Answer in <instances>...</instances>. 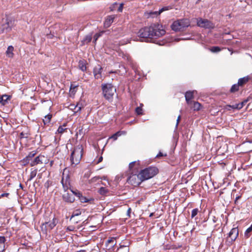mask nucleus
<instances>
[{
	"label": "nucleus",
	"mask_w": 252,
	"mask_h": 252,
	"mask_svg": "<svg viewBox=\"0 0 252 252\" xmlns=\"http://www.w3.org/2000/svg\"><path fill=\"white\" fill-rule=\"evenodd\" d=\"M165 33V31L162 25L158 23L153 24L149 27H146L140 29L138 35L146 41L155 42V39L159 38Z\"/></svg>",
	"instance_id": "nucleus-1"
},
{
	"label": "nucleus",
	"mask_w": 252,
	"mask_h": 252,
	"mask_svg": "<svg viewBox=\"0 0 252 252\" xmlns=\"http://www.w3.org/2000/svg\"><path fill=\"white\" fill-rule=\"evenodd\" d=\"M83 155V147L81 145H78L76 146L70 156V161L71 165H76L79 163Z\"/></svg>",
	"instance_id": "nucleus-2"
},
{
	"label": "nucleus",
	"mask_w": 252,
	"mask_h": 252,
	"mask_svg": "<svg viewBox=\"0 0 252 252\" xmlns=\"http://www.w3.org/2000/svg\"><path fill=\"white\" fill-rule=\"evenodd\" d=\"M158 172V169L154 166H151L142 170L140 172L141 181L148 180L154 177Z\"/></svg>",
	"instance_id": "nucleus-3"
},
{
	"label": "nucleus",
	"mask_w": 252,
	"mask_h": 252,
	"mask_svg": "<svg viewBox=\"0 0 252 252\" xmlns=\"http://www.w3.org/2000/svg\"><path fill=\"white\" fill-rule=\"evenodd\" d=\"M101 86L104 97L109 100H111L116 92V88L111 84H104Z\"/></svg>",
	"instance_id": "nucleus-4"
},
{
	"label": "nucleus",
	"mask_w": 252,
	"mask_h": 252,
	"mask_svg": "<svg viewBox=\"0 0 252 252\" xmlns=\"http://www.w3.org/2000/svg\"><path fill=\"white\" fill-rule=\"evenodd\" d=\"M189 25V20L187 19H184L174 22L171 25V28L174 31H183Z\"/></svg>",
	"instance_id": "nucleus-5"
},
{
	"label": "nucleus",
	"mask_w": 252,
	"mask_h": 252,
	"mask_svg": "<svg viewBox=\"0 0 252 252\" xmlns=\"http://www.w3.org/2000/svg\"><path fill=\"white\" fill-rule=\"evenodd\" d=\"M139 176L140 173L138 175L131 174L127 178V182L128 184L133 186H138L142 182L141 181V179Z\"/></svg>",
	"instance_id": "nucleus-6"
},
{
	"label": "nucleus",
	"mask_w": 252,
	"mask_h": 252,
	"mask_svg": "<svg viewBox=\"0 0 252 252\" xmlns=\"http://www.w3.org/2000/svg\"><path fill=\"white\" fill-rule=\"evenodd\" d=\"M197 25L198 26L204 28H212V24L207 19L200 18L197 20Z\"/></svg>",
	"instance_id": "nucleus-7"
},
{
	"label": "nucleus",
	"mask_w": 252,
	"mask_h": 252,
	"mask_svg": "<svg viewBox=\"0 0 252 252\" xmlns=\"http://www.w3.org/2000/svg\"><path fill=\"white\" fill-rule=\"evenodd\" d=\"M102 68L100 65L97 64L94 68V75L95 79H98L101 78V72Z\"/></svg>",
	"instance_id": "nucleus-8"
},
{
	"label": "nucleus",
	"mask_w": 252,
	"mask_h": 252,
	"mask_svg": "<svg viewBox=\"0 0 252 252\" xmlns=\"http://www.w3.org/2000/svg\"><path fill=\"white\" fill-rule=\"evenodd\" d=\"M239 234V231L237 227L233 228L229 233V237L232 241H235Z\"/></svg>",
	"instance_id": "nucleus-9"
},
{
	"label": "nucleus",
	"mask_w": 252,
	"mask_h": 252,
	"mask_svg": "<svg viewBox=\"0 0 252 252\" xmlns=\"http://www.w3.org/2000/svg\"><path fill=\"white\" fill-rule=\"evenodd\" d=\"M45 159V157L42 155H39L36 157L34 159L31 161L30 163V165L32 166H35L38 164H40L43 163V160Z\"/></svg>",
	"instance_id": "nucleus-10"
},
{
	"label": "nucleus",
	"mask_w": 252,
	"mask_h": 252,
	"mask_svg": "<svg viewBox=\"0 0 252 252\" xmlns=\"http://www.w3.org/2000/svg\"><path fill=\"white\" fill-rule=\"evenodd\" d=\"M62 184L64 191H67L69 189V181L68 180V176L66 175L65 179L64 173H63V177L62 180Z\"/></svg>",
	"instance_id": "nucleus-11"
},
{
	"label": "nucleus",
	"mask_w": 252,
	"mask_h": 252,
	"mask_svg": "<svg viewBox=\"0 0 252 252\" xmlns=\"http://www.w3.org/2000/svg\"><path fill=\"white\" fill-rule=\"evenodd\" d=\"M115 16L114 15L108 16L104 22V26L105 28H109L113 22Z\"/></svg>",
	"instance_id": "nucleus-12"
},
{
	"label": "nucleus",
	"mask_w": 252,
	"mask_h": 252,
	"mask_svg": "<svg viewBox=\"0 0 252 252\" xmlns=\"http://www.w3.org/2000/svg\"><path fill=\"white\" fill-rule=\"evenodd\" d=\"M63 200L67 202H73L75 200L74 196L68 193H65L63 195Z\"/></svg>",
	"instance_id": "nucleus-13"
},
{
	"label": "nucleus",
	"mask_w": 252,
	"mask_h": 252,
	"mask_svg": "<svg viewBox=\"0 0 252 252\" xmlns=\"http://www.w3.org/2000/svg\"><path fill=\"white\" fill-rule=\"evenodd\" d=\"M78 197L80 199V201L82 203L90 202L94 201V199L92 198H87L86 197L83 196L81 193H78Z\"/></svg>",
	"instance_id": "nucleus-14"
},
{
	"label": "nucleus",
	"mask_w": 252,
	"mask_h": 252,
	"mask_svg": "<svg viewBox=\"0 0 252 252\" xmlns=\"http://www.w3.org/2000/svg\"><path fill=\"white\" fill-rule=\"evenodd\" d=\"M193 97V92L189 91L187 92L185 94L186 100L189 105H191L192 102L191 99Z\"/></svg>",
	"instance_id": "nucleus-15"
},
{
	"label": "nucleus",
	"mask_w": 252,
	"mask_h": 252,
	"mask_svg": "<svg viewBox=\"0 0 252 252\" xmlns=\"http://www.w3.org/2000/svg\"><path fill=\"white\" fill-rule=\"evenodd\" d=\"M116 244L115 238L114 237L108 239L106 242V247H109V249L113 248Z\"/></svg>",
	"instance_id": "nucleus-16"
},
{
	"label": "nucleus",
	"mask_w": 252,
	"mask_h": 252,
	"mask_svg": "<svg viewBox=\"0 0 252 252\" xmlns=\"http://www.w3.org/2000/svg\"><path fill=\"white\" fill-rule=\"evenodd\" d=\"M11 28L9 26V23L7 22V19L5 20V23L3 24L2 26L1 31L2 32H7L10 31Z\"/></svg>",
	"instance_id": "nucleus-17"
},
{
	"label": "nucleus",
	"mask_w": 252,
	"mask_h": 252,
	"mask_svg": "<svg viewBox=\"0 0 252 252\" xmlns=\"http://www.w3.org/2000/svg\"><path fill=\"white\" fill-rule=\"evenodd\" d=\"M36 152L34 151L31 152L24 159L25 162L28 163L32 158L36 155Z\"/></svg>",
	"instance_id": "nucleus-18"
},
{
	"label": "nucleus",
	"mask_w": 252,
	"mask_h": 252,
	"mask_svg": "<svg viewBox=\"0 0 252 252\" xmlns=\"http://www.w3.org/2000/svg\"><path fill=\"white\" fill-rule=\"evenodd\" d=\"M45 224L46 227L51 230L56 225V219L53 218L52 221L46 222Z\"/></svg>",
	"instance_id": "nucleus-19"
},
{
	"label": "nucleus",
	"mask_w": 252,
	"mask_h": 252,
	"mask_svg": "<svg viewBox=\"0 0 252 252\" xmlns=\"http://www.w3.org/2000/svg\"><path fill=\"white\" fill-rule=\"evenodd\" d=\"M250 80L249 76H246L241 78H240L238 81V84L240 86H243L244 84L247 83Z\"/></svg>",
	"instance_id": "nucleus-20"
},
{
	"label": "nucleus",
	"mask_w": 252,
	"mask_h": 252,
	"mask_svg": "<svg viewBox=\"0 0 252 252\" xmlns=\"http://www.w3.org/2000/svg\"><path fill=\"white\" fill-rule=\"evenodd\" d=\"M5 238L4 236H0V252H3L5 250Z\"/></svg>",
	"instance_id": "nucleus-21"
},
{
	"label": "nucleus",
	"mask_w": 252,
	"mask_h": 252,
	"mask_svg": "<svg viewBox=\"0 0 252 252\" xmlns=\"http://www.w3.org/2000/svg\"><path fill=\"white\" fill-rule=\"evenodd\" d=\"M14 48L12 46H9L6 51V56L9 58H12L13 56Z\"/></svg>",
	"instance_id": "nucleus-22"
},
{
	"label": "nucleus",
	"mask_w": 252,
	"mask_h": 252,
	"mask_svg": "<svg viewBox=\"0 0 252 252\" xmlns=\"http://www.w3.org/2000/svg\"><path fill=\"white\" fill-rule=\"evenodd\" d=\"M92 39V36L91 34L87 35L81 41V45L87 44L90 42Z\"/></svg>",
	"instance_id": "nucleus-23"
},
{
	"label": "nucleus",
	"mask_w": 252,
	"mask_h": 252,
	"mask_svg": "<svg viewBox=\"0 0 252 252\" xmlns=\"http://www.w3.org/2000/svg\"><path fill=\"white\" fill-rule=\"evenodd\" d=\"M230 108L233 109H240L242 108V104L237 103L235 104L234 105H226V108L228 110H230Z\"/></svg>",
	"instance_id": "nucleus-24"
},
{
	"label": "nucleus",
	"mask_w": 252,
	"mask_h": 252,
	"mask_svg": "<svg viewBox=\"0 0 252 252\" xmlns=\"http://www.w3.org/2000/svg\"><path fill=\"white\" fill-rule=\"evenodd\" d=\"M126 132L124 131H119L114 134L111 137V138L114 139V140H116L117 139L119 136H120L122 134H125Z\"/></svg>",
	"instance_id": "nucleus-25"
},
{
	"label": "nucleus",
	"mask_w": 252,
	"mask_h": 252,
	"mask_svg": "<svg viewBox=\"0 0 252 252\" xmlns=\"http://www.w3.org/2000/svg\"><path fill=\"white\" fill-rule=\"evenodd\" d=\"M52 115L51 114H48L44 117V119H43V122L44 125L49 124L51 120Z\"/></svg>",
	"instance_id": "nucleus-26"
},
{
	"label": "nucleus",
	"mask_w": 252,
	"mask_h": 252,
	"mask_svg": "<svg viewBox=\"0 0 252 252\" xmlns=\"http://www.w3.org/2000/svg\"><path fill=\"white\" fill-rule=\"evenodd\" d=\"M69 108L71 110H74L75 113H77L81 110V106H76L74 104H70Z\"/></svg>",
	"instance_id": "nucleus-27"
},
{
	"label": "nucleus",
	"mask_w": 252,
	"mask_h": 252,
	"mask_svg": "<svg viewBox=\"0 0 252 252\" xmlns=\"http://www.w3.org/2000/svg\"><path fill=\"white\" fill-rule=\"evenodd\" d=\"M200 106L201 105L199 102H193L192 108L193 109L194 111H198L200 110Z\"/></svg>",
	"instance_id": "nucleus-28"
},
{
	"label": "nucleus",
	"mask_w": 252,
	"mask_h": 252,
	"mask_svg": "<svg viewBox=\"0 0 252 252\" xmlns=\"http://www.w3.org/2000/svg\"><path fill=\"white\" fill-rule=\"evenodd\" d=\"M168 9H169L168 6L164 7H163V8H161L160 9H159L158 10V11H155L154 12L151 13L150 14H155L156 15H158L160 14L161 12H162L163 11L167 10Z\"/></svg>",
	"instance_id": "nucleus-29"
},
{
	"label": "nucleus",
	"mask_w": 252,
	"mask_h": 252,
	"mask_svg": "<svg viewBox=\"0 0 252 252\" xmlns=\"http://www.w3.org/2000/svg\"><path fill=\"white\" fill-rule=\"evenodd\" d=\"M79 67L83 71H85L86 70V66L83 61H80L79 62Z\"/></svg>",
	"instance_id": "nucleus-30"
},
{
	"label": "nucleus",
	"mask_w": 252,
	"mask_h": 252,
	"mask_svg": "<svg viewBox=\"0 0 252 252\" xmlns=\"http://www.w3.org/2000/svg\"><path fill=\"white\" fill-rule=\"evenodd\" d=\"M252 231V225L246 229L245 232V237L246 238H249L250 236V233Z\"/></svg>",
	"instance_id": "nucleus-31"
},
{
	"label": "nucleus",
	"mask_w": 252,
	"mask_h": 252,
	"mask_svg": "<svg viewBox=\"0 0 252 252\" xmlns=\"http://www.w3.org/2000/svg\"><path fill=\"white\" fill-rule=\"evenodd\" d=\"M239 86H240L238 84L233 85L230 89V92L231 93H234L238 91Z\"/></svg>",
	"instance_id": "nucleus-32"
},
{
	"label": "nucleus",
	"mask_w": 252,
	"mask_h": 252,
	"mask_svg": "<svg viewBox=\"0 0 252 252\" xmlns=\"http://www.w3.org/2000/svg\"><path fill=\"white\" fill-rule=\"evenodd\" d=\"M81 211L79 209L74 211L73 212L72 215L70 220H71L73 218H74L76 216H78L81 215Z\"/></svg>",
	"instance_id": "nucleus-33"
},
{
	"label": "nucleus",
	"mask_w": 252,
	"mask_h": 252,
	"mask_svg": "<svg viewBox=\"0 0 252 252\" xmlns=\"http://www.w3.org/2000/svg\"><path fill=\"white\" fill-rule=\"evenodd\" d=\"M77 86H74L73 85H71L70 88V93L71 94H75L77 90Z\"/></svg>",
	"instance_id": "nucleus-34"
},
{
	"label": "nucleus",
	"mask_w": 252,
	"mask_h": 252,
	"mask_svg": "<svg viewBox=\"0 0 252 252\" xmlns=\"http://www.w3.org/2000/svg\"><path fill=\"white\" fill-rule=\"evenodd\" d=\"M9 96L7 95H3L1 97V102L3 105L5 104V102L9 99Z\"/></svg>",
	"instance_id": "nucleus-35"
},
{
	"label": "nucleus",
	"mask_w": 252,
	"mask_h": 252,
	"mask_svg": "<svg viewBox=\"0 0 252 252\" xmlns=\"http://www.w3.org/2000/svg\"><path fill=\"white\" fill-rule=\"evenodd\" d=\"M37 174V171L36 170H34L32 171L30 175L29 180H32L33 178H34Z\"/></svg>",
	"instance_id": "nucleus-36"
},
{
	"label": "nucleus",
	"mask_w": 252,
	"mask_h": 252,
	"mask_svg": "<svg viewBox=\"0 0 252 252\" xmlns=\"http://www.w3.org/2000/svg\"><path fill=\"white\" fill-rule=\"evenodd\" d=\"M220 50V48L218 46H214L210 49V51L213 53L219 52Z\"/></svg>",
	"instance_id": "nucleus-37"
},
{
	"label": "nucleus",
	"mask_w": 252,
	"mask_h": 252,
	"mask_svg": "<svg viewBox=\"0 0 252 252\" xmlns=\"http://www.w3.org/2000/svg\"><path fill=\"white\" fill-rule=\"evenodd\" d=\"M108 192V190L104 187H101L99 189V192L100 194H105Z\"/></svg>",
	"instance_id": "nucleus-38"
},
{
	"label": "nucleus",
	"mask_w": 252,
	"mask_h": 252,
	"mask_svg": "<svg viewBox=\"0 0 252 252\" xmlns=\"http://www.w3.org/2000/svg\"><path fill=\"white\" fill-rule=\"evenodd\" d=\"M198 209L197 208L194 209L191 211V217L194 218L198 213Z\"/></svg>",
	"instance_id": "nucleus-39"
},
{
	"label": "nucleus",
	"mask_w": 252,
	"mask_h": 252,
	"mask_svg": "<svg viewBox=\"0 0 252 252\" xmlns=\"http://www.w3.org/2000/svg\"><path fill=\"white\" fill-rule=\"evenodd\" d=\"M64 126H59V127L58 128V130H57L58 133H63V132H64L65 131V130L66 129V128H64Z\"/></svg>",
	"instance_id": "nucleus-40"
},
{
	"label": "nucleus",
	"mask_w": 252,
	"mask_h": 252,
	"mask_svg": "<svg viewBox=\"0 0 252 252\" xmlns=\"http://www.w3.org/2000/svg\"><path fill=\"white\" fill-rule=\"evenodd\" d=\"M29 134L27 132H22L20 134V138H28Z\"/></svg>",
	"instance_id": "nucleus-41"
},
{
	"label": "nucleus",
	"mask_w": 252,
	"mask_h": 252,
	"mask_svg": "<svg viewBox=\"0 0 252 252\" xmlns=\"http://www.w3.org/2000/svg\"><path fill=\"white\" fill-rule=\"evenodd\" d=\"M135 112L138 115H141L142 114V109L140 107H137L135 109Z\"/></svg>",
	"instance_id": "nucleus-42"
},
{
	"label": "nucleus",
	"mask_w": 252,
	"mask_h": 252,
	"mask_svg": "<svg viewBox=\"0 0 252 252\" xmlns=\"http://www.w3.org/2000/svg\"><path fill=\"white\" fill-rule=\"evenodd\" d=\"M100 36V34L99 33H95L94 35V41L93 42L94 43H95L98 37Z\"/></svg>",
	"instance_id": "nucleus-43"
},
{
	"label": "nucleus",
	"mask_w": 252,
	"mask_h": 252,
	"mask_svg": "<svg viewBox=\"0 0 252 252\" xmlns=\"http://www.w3.org/2000/svg\"><path fill=\"white\" fill-rule=\"evenodd\" d=\"M123 3H121L118 8V11L119 12H122L123 10Z\"/></svg>",
	"instance_id": "nucleus-44"
},
{
	"label": "nucleus",
	"mask_w": 252,
	"mask_h": 252,
	"mask_svg": "<svg viewBox=\"0 0 252 252\" xmlns=\"http://www.w3.org/2000/svg\"><path fill=\"white\" fill-rule=\"evenodd\" d=\"M135 163V161L129 163V168L130 169H132V168H133V167Z\"/></svg>",
	"instance_id": "nucleus-45"
},
{
	"label": "nucleus",
	"mask_w": 252,
	"mask_h": 252,
	"mask_svg": "<svg viewBox=\"0 0 252 252\" xmlns=\"http://www.w3.org/2000/svg\"><path fill=\"white\" fill-rule=\"evenodd\" d=\"M67 229L69 231H72L74 229V227L73 226H69L67 227Z\"/></svg>",
	"instance_id": "nucleus-46"
},
{
	"label": "nucleus",
	"mask_w": 252,
	"mask_h": 252,
	"mask_svg": "<svg viewBox=\"0 0 252 252\" xmlns=\"http://www.w3.org/2000/svg\"><path fill=\"white\" fill-rule=\"evenodd\" d=\"M163 156H166V154H165V155H163L161 152H159L157 155V158H159L160 157H163Z\"/></svg>",
	"instance_id": "nucleus-47"
},
{
	"label": "nucleus",
	"mask_w": 252,
	"mask_h": 252,
	"mask_svg": "<svg viewBox=\"0 0 252 252\" xmlns=\"http://www.w3.org/2000/svg\"><path fill=\"white\" fill-rule=\"evenodd\" d=\"M180 119H181V116L179 115L178 117V118L177 119V123H176V127H177L178 126V124L179 123V122L180 121Z\"/></svg>",
	"instance_id": "nucleus-48"
},
{
	"label": "nucleus",
	"mask_w": 252,
	"mask_h": 252,
	"mask_svg": "<svg viewBox=\"0 0 252 252\" xmlns=\"http://www.w3.org/2000/svg\"><path fill=\"white\" fill-rule=\"evenodd\" d=\"M71 191H72L73 194H74V195H75L77 197H78V193H80L79 191H78L77 190H76V191H73L72 190H71Z\"/></svg>",
	"instance_id": "nucleus-49"
},
{
	"label": "nucleus",
	"mask_w": 252,
	"mask_h": 252,
	"mask_svg": "<svg viewBox=\"0 0 252 252\" xmlns=\"http://www.w3.org/2000/svg\"><path fill=\"white\" fill-rule=\"evenodd\" d=\"M247 100H245L240 103H239V104H242V108L244 106V105H245V104L247 102Z\"/></svg>",
	"instance_id": "nucleus-50"
},
{
	"label": "nucleus",
	"mask_w": 252,
	"mask_h": 252,
	"mask_svg": "<svg viewBox=\"0 0 252 252\" xmlns=\"http://www.w3.org/2000/svg\"><path fill=\"white\" fill-rule=\"evenodd\" d=\"M9 195V193H4L1 194V197H7Z\"/></svg>",
	"instance_id": "nucleus-51"
},
{
	"label": "nucleus",
	"mask_w": 252,
	"mask_h": 252,
	"mask_svg": "<svg viewBox=\"0 0 252 252\" xmlns=\"http://www.w3.org/2000/svg\"><path fill=\"white\" fill-rule=\"evenodd\" d=\"M102 159H103V158L102 157H100L99 158L98 160L96 162V163H100V162H101L102 161Z\"/></svg>",
	"instance_id": "nucleus-52"
},
{
	"label": "nucleus",
	"mask_w": 252,
	"mask_h": 252,
	"mask_svg": "<svg viewBox=\"0 0 252 252\" xmlns=\"http://www.w3.org/2000/svg\"><path fill=\"white\" fill-rule=\"evenodd\" d=\"M99 179V177H94L93 179H92V180H94V181H96L97 179Z\"/></svg>",
	"instance_id": "nucleus-53"
},
{
	"label": "nucleus",
	"mask_w": 252,
	"mask_h": 252,
	"mask_svg": "<svg viewBox=\"0 0 252 252\" xmlns=\"http://www.w3.org/2000/svg\"><path fill=\"white\" fill-rule=\"evenodd\" d=\"M76 106H81V108L83 107V105H82V104H80V103H78L76 105Z\"/></svg>",
	"instance_id": "nucleus-54"
},
{
	"label": "nucleus",
	"mask_w": 252,
	"mask_h": 252,
	"mask_svg": "<svg viewBox=\"0 0 252 252\" xmlns=\"http://www.w3.org/2000/svg\"><path fill=\"white\" fill-rule=\"evenodd\" d=\"M130 211H131V209L130 208H129L127 210V214L128 215V216H129V214L130 213Z\"/></svg>",
	"instance_id": "nucleus-55"
},
{
	"label": "nucleus",
	"mask_w": 252,
	"mask_h": 252,
	"mask_svg": "<svg viewBox=\"0 0 252 252\" xmlns=\"http://www.w3.org/2000/svg\"><path fill=\"white\" fill-rule=\"evenodd\" d=\"M76 252H86V251L84 250H82L78 251Z\"/></svg>",
	"instance_id": "nucleus-56"
},
{
	"label": "nucleus",
	"mask_w": 252,
	"mask_h": 252,
	"mask_svg": "<svg viewBox=\"0 0 252 252\" xmlns=\"http://www.w3.org/2000/svg\"><path fill=\"white\" fill-rule=\"evenodd\" d=\"M240 196H238L236 197V199H235V202H236V201H237L239 199H240Z\"/></svg>",
	"instance_id": "nucleus-57"
},
{
	"label": "nucleus",
	"mask_w": 252,
	"mask_h": 252,
	"mask_svg": "<svg viewBox=\"0 0 252 252\" xmlns=\"http://www.w3.org/2000/svg\"><path fill=\"white\" fill-rule=\"evenodd\" d=\"M52 163H53V161H51V165H52Z\"/></svg>",
	"instance_id": "nucleus-58"
}]
</instances>
